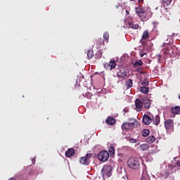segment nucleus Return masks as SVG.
I'll list each match as a JSON object with an SVG mask.
<instances>
[{"label":"nucleus","mask_w":180,"mask_h":180,"mask_svg":"<svg viewBox=\"0 0 180 180\" xmlns=\"http://www.w3.org/2000/svg\"><path fill=\"white\" fill-rule=\"evenodd\" d=\"M141 159L139 158H130L127 161V165L131 169L139 171L140 169Z\"/></svg>","instance_id":"nucleus-1"},{"label":"nucleus","mask_w":180,"mask_h":180,"mask_svg":"<svg viewBox=\"0 0 180 180\" xmlns=\"http://www.w3.org/2000/svg\"><path fill=\"white\" fill-rule=\"evenodd\" d=\"M129 121L131 122H124L122 124V130H130L131 129H134V126H136V124L137 123V120L131 118L129 119Z\"/></svg>","instance_id":"nucleus-2"},{"label":"nucleus","mask_w":180,"mask_h":180,"mask_svg":"<svg viewBox=\"0 0 180 180\" xmlns=\"http://www.w3.org/2000/svg\"><path fill=\"white\" fill-rule=\"evenodd\" d=\"M136 15L139 16V18H141V19L143 22L145 20H148V19L150 18V17L147 16V11H146V10H144V8H143L141 7H136Z\"/></svg>","instance_id":"nucleus-3"},{"label":"nucleus","mask_w":180,"mask_h":180,"mask_svg":"<svg viewBox=\"0 0 180 180\" xmlns=\"http://www.w3.org/2000/svg\"><path fill=\"white\" fill-rule=\"evenodd\" d=\"M97 157L100 161L105 162V161H108V160H109V152L106 150H101L98 153Z\"/></svg>","instance_id":"nucleus-4"},{"label":"nucleus","mask_w":180,"mask_h":180,"mask_svg":"<svg viewBox=\"0 0 180 180\" xmlns=\"http://www.w3.org/2000/svg\"><path fill=\"white\" fill-rule=\"evenodd\" d=\"M101 175L103 176H111L112 175V166L104 165L101 170Z\"/></svg>","instance_id":"nucleus-5"},{"label":"nucleus","mask_w":180,"mask_h":180,"mask_svg":"<svg viewBox=\"0 0 180 180\" xmlns=\"http://www.w3.org/2000/svg\"><path fill=\"white\" fill-rule=\"evenodd\" d=\"M91 158H92V154L88 153L86 156L80 158L79 162L83 165H89V162H91L89 160H91Z\"/></svg>","instance_id":"nucleus-6"},{"label":"nucleus","mask_w":180,"mask_h":180,"mask_svg":"<svg viewBox=\"0 0 180 180\" xmlns=\"http://www.w3.org/2000/svg\"><path fill=\"white\" fill-rule=\"evenodd\" d=\"M117 77L118 78H124L127 77V69L121 68L119 69V71L117 72Z\"/></svg>","instance_id":"nucleus-7"},{"label":"nucleus","mask_w":180,"mask_h":180,"mask_svg":"<svg viewBox=\"0 0 180 180\" xmlns=\"http://www.w3.org/2000/svg\"><path fill=\"white\" fill-rule=\"evenodd\" d=\"M165 127L166 130H171V129H174V120H167L165 122Z\"/></svg>","instance_id":"nucleus-8"},{"label":"nucleus","mask_w":180,"mask_h":180,"mask_svg":"<svg viewBox=\"0 0 180 180\" xmlns=\"http://www.w3.org/2000/svg\"><path fill=\"white\" fill-rule=\"evenodd\" d=\"M24 172L25 175H33V174H34L33 166H27L25 169H24Z\"/></svg>","instance_id":"nucleus-9"},{"label":"nucleus","mask_w":180,"mask_h":180,"mask_svg":"<svg viewBox=\"0 0 180 180\" xmlns=\"http://www.w3.org/2000/svg\"><path fill=\"white\" fill-rule=\"evenodd\" d=\"M151 122H153V119H151V117H150V116H148L147 115H143V123L144 124H146L147 126H148V124H151Z\"/></svg>","instance_id":"nucleus-10"},{"label":"nucleus","mask_w":180,"mask_h":180,"mask_svg":"<svg viewBox=\"0 0 180 180\" xmlns=\"http://www.w3.org/2000/svg\"><path fill=\"white\" fill-rule=\"evenodd\" d=\"M143 106L145 109H150L151 108V101L148 98H143Z\"/></svg>","instance_id":"nucleus-11"},{"label":"nucleus","mask_w":180,"mask_h":180,"mask_svg":"<svg viewBox=\"0 0 180 180\" xmlns=\"http://www.w3.org/2000/svg\"><path fill=\"white\" fill-rule=\"evenodd\" d=\"M135 106L136 109H139V110H141V109L143 108V99L141 101V99L137 98L135 101Z\"/></svg>","instance_id":"nucleus-12"},{"label":"nucleus","mask_w":180,"mask_h":180,"mask_svg":"<svg viewBox=\"0 0 180 180\" xmlns=\"http://www.w3.org/2000/svg\"><path fill=\"white\" fill-rule=\"evenodd\" d=\"M74 155H75V150H74V148H69L65 152V156L68 158L74 157Z\"/></svg>","instance_id":"nucleus-13"},{"label":"nucleus","mask_w":180,"mask_h":180,"mask_svg":"<svg viewBox=\"0 0 180 180\" xmlns=\"http://www.w3.org/2000/svg\"><path fill=\"white\" fill-rule=\"evenodd\" d=\"M125 86L127 89H130L133 86V79H128L125 81Z\"/></svg>","instance_id":"nucleus-14"},{"label":"nucleus","mask_w":180,"mask_h":180,"mask_svg":"<svg viewBox=\"0 0 180 180\" xmlns=\"http://www.w3.org/2000/svg\"><path fill=\"white\" fill-rule=\"evenodd\" d=\"M105 122L107 123V124H110V126H112L116 123V120H115V118L113 117H110L105 120Z\"/></svg>","instance_id":"nucleus-15"},{"label":"nucleus","mask_w":180,"mask_h":180,"mask_svg":"<svg viewBox=\"0 0 180 180\" xmlns=\"http://www.w3.org/2000/svg\"><path fill=\"white\" fill-rule=\"evenodd\" d=\"M171 112L172 113H173V115H180V107L176 106L174 108H172Z\"/></svg>","instance_id":"nucleus-16"},{"label":"nucleus","mask_w":180,"mask_h":180,"mask_svg":"<svg viewBox=\"0 0 180 180\" xmlns=\"http://www.w3.org/2000/svg\"><path fill=\"white\" fill-rule=\"evenodd\" d=\"M155 141V136H149L148 138H146V143L148 144H153Z\"/></svg>","instance_id":"nucleus-17"},{"label":"nucleus","mask_w":180,"mask_h":180,"mask_svg":"<svg viewBox=\"0 0 180 180\" xmlns=\"http://www.w3.org/2000/svg\"><path fill=\"white\" fill-rule=\"evenodd\" d=\"M128 25L131 29L137 30L139 27V24H134L133 22H128Z\"/></svg>","instance_id":"nucleus-18"},{"label":"nucleus","mask_w":180,"mask_h":180,"mask_svg":"<svg viewBox=\"0 0 180 180\" xmlns=\"http://www.w3.org/2000/svg\"><path fill=\"white\" fill-rule=\"evenodd\" d=\"M140 92H141V94H145L146 95H147V94H148V92H150V88L146 87V86H142L140 89Z\"/></svg>","instance_id":"nucleus-19"},{"label":"nucleus","mask_w":180,"mask_h":180,"mask_svg":"<svg viewBox=\"0 0 180 180\" xmlns=\"http://www.w3.org/2000/svg\"><path fill=\"white\" fill-rule=\"evenodd\" d=\"M139 148L142 151H147V150H148V148H150V146L147 143H143V144L140 145Z\"/></svg>","instance_id":"nucleus-20"},{"label":"nucleus","mask_w":180,"mask_h":180,"mask_svg":"<svg viewBox=\"0 0 180 180\" xmlns=\"http://www.w3.org/2000/svg\"><path fill=\"white\" fill-rule=\"evenodd\" d=\"M150 36L148 31H144L142 34L141 40H147V38Z\"/></svg>","instance_id":"nucleus-21"},{"label":"nucleus","mask_w":180,"mask_h":180,"mask_svg":"<svg viewBox=\"0 0 180 180\" xmlns=\"http://www.w3.org/2000/svg\"><path fill=\"white\" fill-rule=\"evenodd\" d=\"M141 134H142L143 137H147L150 135V130L149 129H143L141 131Z\"/></svg>","instance_id":"nucleus-22"},{"label":"nucleus","mask_w":180,"mask_h":180,"mask_svg":"<svg viewBox=\"0 0 180 180\" xmlns=\"http://www.w3.org/2000/svg\"><path fill=\"white\" fill-rule=\"evenodd\" d=\"M108 65L110 67V70H113L116 68V62L115 60H110Z\"/></svg>","instance_id":"nucleus-23"},{"label":"nucleus","mask_w":180,"mask_h":180,"mask_svg":"<svg viewBox=\"0 0 180 180\" xmlns=\"http://www.w3.org/2000/svg\"><path fill=\"white\" fill-rule=\"evenodd\" d=\"M87 57H88V60H91V58H92V57H94V51L89 49L87 51Z\"/></svg>","instance_id":"nucleus-24"},{"label":"nucleus","mask_w":180,"mask_h":180,"mask_svg":"<svg viewBox=\"0 0 180 180\" xmlns=\"http://www.w3.org/2000/svg\"><path fill=\"white\" fill-rule=\"evenodd\" d=\"M134 67H141L143 65V60H139L133 63Z\"/></svg>","instance_id":"nucleus-25"},{"label":"nucleus","mask_w":180,"mask_h":180,"mask_svg":"<svg viewBox=\"0 0 180 180\" xmlns=\"http://www.w3.org/2000/svg\"><path fill=\"white\" fill-rule=\"evenodd\" d=\"M141 180H150V176L148 175V174H147V172H144L142 174Z\"/></svg>","instance_id":"nucleus-26"},{"label":"nucleus","mask_w":180,"mask_h":180,"mask_svg":"<svg viewBox=\"0 0 180 180\" xmlns=\"http://www.w3.org/2000/svg\"><path fill=\"white\" fill-rule=\"evenodd\" d=\"M153 124H155V126H158L160 124V116H156L153 120Z\"/></svg>","instance_id":"nucleus-27"},{"label":"nucleus","mask_w":180,"mask_h":180,"mask_svg":"<svg viewBox=\"0 0 180 180\" xmlns=\"http://www.w3.org/2000/svg\"><path fill=\"white\" fill-rule=\"evenodd\" d=\"M162 4H164V6H168L172 2V0H162Z\"/></svg>","instance_id":"nucleus-28"},{"label":"nucleus","mask_w":180,"mask_h":180,"mask_svg":"<svg viewBox=\"0 0 180 180\" xmlns=\"http://www.w3.org/2000/svg\"><path fill=\"white\" fill-rule=\"evenodd\" d=\"M103 39L105 41H109V32H104Z\"/></svg>","instance_id":"nucleus-29"},{"label":"nucleus","mask_w":180,"mask_h":180,"mask_svg":"<svg viewBox=\"0 0 180 180\" xmlns=\"http://www.w3.org/2000/svg\"><path fill=\"white\" fill-rule=\"evenodd\" d=\"M141 85H144V86H148L150 85V83L148 81H143L141 82Z\"/></svg>","instance_id":"nucleus-30"},{"label":"nucleus","mask_w":180,"mask_h":180,"mask_svg":"<svg viewBox=\"0 0 180 180\" xmlns=\"http://www.w3.org/2000/svg\"><path fill=\"white\" fill-rule=\"evenodd\" d=\"M163 175H164V176H165V178H168V176H169V170H166V171H165Z\"/></svg>","instance_id":"nucleus-31"},{"label":"nucleus","mask_w":180,"mask_h":180,"mask_svg":"<svg viewBox=\"0 0 180 180\" xmlns=\"http://www.w3.org/2000/svg\"><path fill=\"white\" fill-rule=\"evenodd\" d=\"M85 97L87 98V99H91V98H92V94L91 93H86L85 94Z\"/></svg>","instance_id":"nucleus-32"},{"label":"nucleus","mask_w":180,"mask_h":180,"mask_svg":"<svg viewBox=\"0 0 180 180\" xmlns=\"http://www.w3.org/2000/svg\"><path fill=\"white\" fill-rule=\"evenodd\" d=\"M109 152L111 153V154H114L115 153V148L113 146L110 147L109 148Z\"/></svg>","instance_id":"nucleus-33"},{"label":"nucleus","mask_w":180,"mask_h":180,"mask_svg":"<svg viewBox=\"0 0 180 180\" xmlns=\"http://www.w3.org/2000/svg\"><path fill=\"white\" fill-rule=\"evenodd\" d=\"M136 72H139V74H143V68H139L136 70Z\"/></svg>","instance_id":"nucleus-34"},{"label":"nucleus","mask_w":180,"mask_h":180,"mask_svg":"<svg viewBox=\"0 0 180 180\" xmlns=\"http://www.w3.org/2000/svg\"><path fill=\"white\" fill-rule=\"evenodd\" d=\"M129 141L130 143H137V140L134 139H129Z\"/></svg>","instance_id":"nucleus-35"},{"label":"nucleus","mask_w":180,"mask_h":180,"mask_svg":"<svg viewBox=\"0 0 180 180\" xmlns=\"http://www.w3.org/2000/svg\"><path fill=\"white\" fill-rule=\"evenodd\" d=\"M140 56H141V57H143V56H147V53H145V52L141 51L140 52Z\"/></svg>","instance_id":"nucleus-36"},{"label":"nucleus","mask_w":180,"mask_h":180,"mask_svg":"<svg viewBox=\"0 0 180 180\" xmlns=\"http://www.w3.org/2000/svg\"><path fill=\"white\" fill-rule=\"evenodd\" d=\"M176 167H179L180 168V161L178 160L176 163Z\"/></svg>","instance_id":"nucleus-37"},{"label":"nucleus","mask_w":180,"mask_h":180,"mask_svg":"<svg viewBox=\"0 0 180 180\" xmlns=\"http://www.w3.org/2000/svg\"><path fill=\"white\" fill-rule=\"evenodd\" d=\"M165 53H166V54H169V51H168V49H165Z\"/></svg>","instance_id":"nucleus-38"},{"label":"nucleus","mask_w":180,"mask_h":180,"mask_svg":"<svg viewBox=\"0 0 180 180\" xmlns=\"http://www.w3.org/2000/svg\"><path fill=\"white\" fill-rule=\"evenodd\" d=\"M143 1L144 0H139V4H143Z\"/></svg>","instance_id":"nucleus-39"},{"label":"nucleus","mask_w":180,"mask_h":180,"mask_svg":"<svg viewBox=\"0 0 180 180\" xmlns=\"http://www.w3.org/2000/svg\"><path fill=\"white\" fill-rule=\"evenodd\" d=\"M34 162H36V159H35V158H33V159H32V163L34 164Z\"/></svg>","instance_id":"nucleus-40"},{"label":"nucleus","mask_w":180,"mask_h":180,"mask_svg":"<svg viewBox=\"0 0 180 180\" xmlns=\"http://www.w3.org/2000/svg\"><path fill=\"white\" fill-rule=\"evenodd\" d=\"M159 58H161V55H158Z\"/></svg>","instance_id":"nucleus-41"},{"label":"nucleus","mask_w":180,"mask_h":180,"mask_svg":"<svg viewBox=\"0 0 180 180\" xmlns=\"http://www.w3.org/2000/svg\"><path fill=\"white\" fill-rule=\"evenodd\" d=\"M126 12H127V15H129V11H127Z\"/></svg>","instance_id":"nucleus-42"},{"label":"nucleus","mask_w":180,"mask_h":180,"mask_svg":"<svg viewBox=\"0 0 180 180\" xmlns=\"http://www.w3.org/2000/svg\"><path fill=\"white\" fill-rule=\"evenodd\" d=\"M131 1H134V0H131Z\"/></svg>","instance_id":"nucleus-43"}]
</instances>
